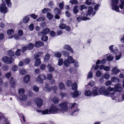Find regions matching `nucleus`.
Instances as JSON below:
<instances>
[{
  "label": "nucleus",
  "instance_id": "58836bf2",
  "mask_svg": "<svg viewBox=\"0 0 124 124\" xmlns=\"http://www.w3.org/2000/svg\"><path fill=\"white\" fill-rule=\"evenodd\" d=\"M110 75L108 74L105 73L102 76V78H104L106 79H108L110 78Z\"/></svg>",
  "mask_w": 124,
  "mask_h": 124
},
{
  "label": "nucleus",
  "instance_id": "3c124183",
  "mask_svg": "<svg viewBox=\"0 0 124 124\" xmlns=\"http://www.w3.org/2000/svg\"><path fill=\"white\" fill-rule=\"evenodd\" d=\"M47 79L49 80H52L53 77L51 74H48L47 75Z\"/></svg>",
  "mask_w": 124,
  "mask_h": 124
},
{
  "label": "nucleus",
  "instance_id": "4c0bfd02",
  "mask_svg": "<svg viewBox=\"0 0 124 124\" xmlns=\"http://www.w3.org/2000/svg\"><path fill=\"white\" fill-rule=\"evenodd\" d=\"M18 68V67L17 66L14 65L13 66L12 68V71H15L17 70Z\"/></svg>",
  "mask_w": 124,
  "mask_h": 124
},
{
  "label": "nucleus",
  "instance_id": "2f4dec72",
  "mask_svg": "<svg viewBox=\"0 0 124 124\" xmlns=\"http://www.w3.org/2000/svg\"><path fill=\"white\" fill-rule=\"evenodd\" d=\"M34 46V44L31 43L29 44L27 46V48L29 50H31L32 49Z\"/></svg>",
  "mask_w": 124,
  "mask_h": 124
},
{
  "label": "nucleus",
  "instance_id": "20e7f679",
  "mask_svg": "<svg viewBox=\"0 0 124 124\" xmlns=\"http://www.w3.org/2000/svg\"><path fill=\"white\" fill-rule=\"evenodd\" d=\"M68 103L67 101L62 102L58 105L60 108L61 113H64L65 112L67 111L68 109Z\"/></svg>",
  "mask_w": 124,
  "mask_h": 124
},
{
  "label": "nucleus",
  "instance_id": "4d7b16f0",
  "mask_svg": "<svg viewBox=\"0 0 124 124\" xmlns=\"http://www.w3.org/2000/svg\"><path fill=\"white\" fill-rule=\"evenodd\" d=\"M93 76L92 72L91 71H90L88 73V76H87V79H89L92 78Z\"/></svg>",
  "mask_w": 124,
  "mask_h": 124
},
{
  "label": "nucleus",
  "instance_id": "f03ea898",
  "mask_svg": "<svg viewBox=\"0 0 124 124\" xmlns=\"http://www.w3.org/2000/svg\"><path fill=\"white\" fill-rule=\"evenodd\" d=\"M121 4L120 5L119 7L121 9H123L124 7V0H120ZM112 8V9L117 12H120L119 8L116 5L118 4L119 0H111Z\"/></svg>",
  "mask_w": 124,
  "mask_h": 124
},
{
  "label": "nucleus",
  "instance_id": "1a4fd4ad",
  "mask_svg": "<svg viewBox=\"0 0 124 124\" xmlns=\"http://www.w3.org/2000/svg\"><path fill=\"white\" fill-rule=\"evenodd\" d=\"M36 104L39 107H41L43 104V101L39 98H36L34 100Z\"/></svg>",
  "mask_w": 124,
  "mask_h": 124
},
{
  "label": "nucleus",
  "instance_id": "49530a36",
  "mask_svg": "<svg viewBox=\"0 0 124 124\" xmlns=\"http://www.w3.org/2000/svg\"><path fill=\"white\" fill-rule=\"evenodd\" d=\"M59 5L60 7V9L61 10H62L63 9L64 6V2H62V3H59Z\"/></svg>",
  "mask_w": 124,
  "mask_h": 124
},
{
  "label": "nucleus",
  "instance_id": "f3484780",
  "mask_svg": "<svg viewBox=\"0 0 124 124\" xmlns=\"http://www.w3.org/2000/svg\"><path fill=\"white\" fill-rule=\"evenodd\" d=\"M45 90L48 92L52 89V86H50L48 83H46L44 87Z\"/></svg>",
  "mask_w": 124,
  "mask_h": 124
},
{
  "label": "nucleus",
  "instance_id": "4be33fe9",
  "mask_svg": "<svg viewBox=\"0 0 124 124\" xmlns=\"http://www.w3.org/2000/svg\"><path fill=\"white\" fill-rule=\"evenodd\" d=\"M105 89L106 88L105 86H103L101 87L99 90V93L101 94H102Z\"/></svg>",
  "mask_w": 124,
  "mask_h": 124
},
{
  "label": "nucleus",
  "instance_id": "338daca9",
  "mask_svg": "<svg viewBox=\"0 0 124 124\" xmlns=\"http://www.w3.org/2000/svg\"><path fill=\"white\" fill-rule=\"evenodd\" d=\"M54 11L55 14H59L60 13V11L57 8H55L54 9Z\"/></svg>",
  "mask_w": 124,
  "mask_h": 124
},
{
  "label": "nucleus",
  "instance_id": "aec40b11",
  "mask_svg": "<svg viewBox=\"0 0 124 124\" xmlns=\"http://www.w3.org/2000/svg\"><path fill=\"white\" fill-rule=\"evenodd\" d=\"M111 81L116 83H118L119 82V79L117 77H112L111 78Z\"/></svg>",
  "mask_w": 124,
  "mask_h": 124
},
{
  "label": "nucleus",
  "instance_id": "79ce46f5",
  "mask_svg": "<svg viewBox=\"0 0 124 124\" xmlns=\"http://www.w3.org/2000/svg\"><path fill=\"white\" fill-rule=\"evenodd\" d=\"M39 88L37 85H34L33 87V89L34 91L36 92L39 91Z\"/></svg>",
  "mask_w": 124,
  "mask_h": 124
},
{
  "label": "nucleus",
  "instance_id": "7ed1b4c3",
  "mask_svg": "<svg viewBox=\"0 0 124 124\" xmlns=\"http://www.w3.org/2000/svg\"><path fill=\"white\" fill-rule=\"evenodd\" d=\"M95 13V12L93 11V8L90 6L88 8V11L87 14H84V13L83 11L81 12L82 16H83V19L84 20H86L90 19V18L86 17L87 16H90L92 15V16H93Z\"/></svg>",
  "mask_w": 124,
  "mask_h": 124
},
{
  "label": "nucleus",
  "instance_id": "b1692460",
  "mask_svg": "<svg viewBox=\"0 0 124 124\" xmlns=\"http://www.w3.org/2000/svg\"><path fill=\"white\" fill-rule=\"evenodd\" d=\"M59 88L62 90H64L65 89V86L62 82H60L59 83Z\"/></svg>",
  "mask_w": 124,
  "mask_h": 124
},
{
  "label": "nucleus",
  "instance_id": "c756f323",
  "mask_svg": "<svg viewBox=\"0 0 124 124\" xmlns=\"http://www.w3.org/2000/svg\"><path fill=\"white\" fill-rule=\"evenodd\" d=\"M122 56V54L120 52H118L116 53V60H118L120 59Z\"/></svg>",
  "mask_w": 124,
  "mask_h": 124
},
{
  "label": "nucleus",
  "instance_id": "5fc2aeb1",
  "mask_svg": "<svg viewBox=\"0 0 124 124\" xmlns=\"http://www.w3.org/2000/svg\"><path fill=\"white\" fill-rule=\"evenodd\" d=\"M67 59L68 61H71L72 62L71 63H73L74 61L72 57L71 56H69Z\"/></svg>",
  "mask_w": 124,
  "mask_h": 124
},
{
  "label": "nucleus",
  "instance_id": "de8ad7c7",
  "mask_svg": "<svg viewBox=\"0 0 124 124\" xmlns=\"http://www.w3.org/2000/svg\"><path fill=\"white\" fill-rule=\"evenodd\" d=\"M66 26L65 24L62 23L60 25L59 27L61 29H63L65 28Z\"/></svg>",
  "mask_w": 124,
  "mask_h": 124
},
{
  "label": "nucleus",
  "instance_id": "a878e982",
  "mask_svg": "<svg viewBox=\"0 0 124 124\" xmlns=\"http://www.w3.org/2000/svg\"><path fill=\"white\" fill-rule=\"evenodd\" d=\"M120 71L119 70L117 69V67H116L113 68L112 70V72L113 74H117Z\"/></svg>",
  "mask_w": 124,
  "mask_h": 124
},
{
  "label": "nucleus",
  "instance_id": "c85d7f7f",
  "mask_svg": "<svg viewBox=\"0 0 124 124\" xmlns=\"http://www.w3.org/2000/svg\"><path fill=\"white\" fill-rule=\"evenodd\" d=\"M2 68L3 70L4 71H7L8 70L9 67L7 65L4 64L2 66Z\"/></svg>",
  "mask_w": 124,
  "mask_h": 124
},
{
  "label": "nucleus",
  "instance_id": "f8f14e48",
  "mask_svg": "<svg viewBox=\"0 0 124 124\" xmlns=\"http://www.w3.org/2000/svg\"><path fill=\"white\" fill-rule=\"evenodd\" d=\"M47 68L49 72H51L54 70V67L50 63L48 64L47 66Z\"/></svg>",
  "mask_w": 124,
  "mask_h": 124
},
{
  "label": "nucleus",
  "instance_id": "2eb2a0df",
  "mask_svg": "<svg viewBox=\"0 0 124 124\" xmlns=\"http://www.w3.org/2000/svg\"><path fill=\"white\" fill-rule=\"evenodd\" d=\"M63 48L64 49H66L67 50H69L70 52L72 53H74V51L71 48L70 46L68 45H66L64 46L63 47Z\"/></svg>",
  "mask_w": 124,
  "mask_h": 124
},
{
  "label": "nucleus",
  "instance_id": "bb28decb",
  "mask_svg": "<svg viewBox=\"0 0 124 124\" xmlns=\"http://www.w3.org/2000/svg\"><path fill=\"white\" fill-rule=\"evenodd\" d=\"M19 72L20 74L22 75H24L26 73V71L24 69L21 68L19 70Z\"/></svg>",
  "mask_w": 124,
  "mask_h": 124
},
{
  "label": "nucleus",
  "instance_id": "9d476101",
  "mask_svg": "<svg viewBox=\"0 0 124 124\" xmlns=\"http://www.w3.org/2000/svg\"><path fill=\"white\" fill-rule=\"evenodd\" d=\"M81 92L80 91H76L71 93V95L73 98H76L77 97L79 96L81 94Z\"/></svg>",
  "mask_w": 124,
  "mask_h": 124
},
{
  "label": "nucleus",
  "instance_id": "ea45409f",
  "mask_svg": "<svg viewBox=\"0 0 124 124\" xmlns=\"http://www.w3.org/2000/svg\"><path fill=\"white\" fill-rule=\"evenodd\" d=\"M8 55L9 56L12 57L14 55V53L12 51H8Z\"/></svg>",
  "mask_w": 124,
  "mask_h": 124
},
{
  "label": "nucleus",
  "instance_id": "09e8293b",
  "mask_svg": "<svg viewBox=\"0 0 124 124\" xmlns=\"http://www.w3.org/2000/svg\"><path fill=\"white\" fill-rule=\"evenodd\" d=\"M48 39V37L46 36H43L41 38L42 40L43 41H46Z\"/></svg>",
  "mask_w": 124,
  "mask_h": 124
},
{
  "label": "nucleus",
  "instance_id": "e2e57ef3",
  "mask_svg": "<svg viewBox=\"0 0 124 124\" xmlns=\"http://www.w3.org/2000/svg\"><path fill=\"white\" fill-rule=\"evenodd\" d=\"M66 16L67 17H69L71 16V14L68 11H66L65 13Z\"/></svg>",
  "mask_w": 124,
  "mask_h": 124
},
{
  "label": "nucleus",
  "instance_id": "5701e85b",
  "mask_svg": "<svg viewBox=\"0 0 124 124\" xmlns=\"http://www.w3.org/2000/svg\"><path fill=\"white\" fill-rule=\"evenodd\" d=\"M43 44L41 41H36L35 44V46L36 47H39L43 46Z\"/></svg>",
  "mask_w": 124,
  "mask_h": 124
},
{
  "label": "nucleus",
  "instance_id": "dca6fc26",
  "mask_svg": "<svg viewBox=\"0 0 124 124\" xmlns=\"http://www.w3.org/2000/svg\"><path fill=\"white\" fill-rule=\"evenodd\" d=\"M115 90L116 92H121L122 90V88L119 85H117L115 86Z\"/></svg>",
  "mask_w": 124,
  "mask_h": 124
},
{
  "label": "nucleus",
  "instance_id": "864d4df0",
  "mask_svg": "<svg viewBox=\"0 0 124 124\" xmlns=\"http://www.w3.org/2000/svg\"><path fill=\"white\" fill-rule=\"evenodd\" d=\"M63 59L62 58L60 59L58 61V64L59 66H61L63 63Z\"/></svg>",
  "mask_w": 124,
  "mask_h": 124
},
{
  "label": "nucleus",
  "instance_id": "423d86ee",
  "mask_svg": "<svg viewBox=\"0 0 124 124\" xmlns=\"http://www.w3.org/2000/svg\"><path fill=\"white\" fill-rule=\"evenodd\" d=\"M46 78V77L44 74H39L36 79V81L38 83H42L43 82V80H45Z\"/></svg>",
  "mask_w": 124,
  "mask_h": 124
},
{
  "label": "nucleus",
  "instance_id": "7c9ffc66",
  "mask_svg": "<svg viewBox=\"0 0 124 124\" xmlns=\"http://www.w3.org/2000/svg\"><path fill=\"white\" fill-rule=\"evenodd\" d=\"M53 101L54 103L57 104L59 102V100L58 98L57 97H54L53 98Z\"/></svg>",
  "mask_w": 124,
  "mask_h": 124
},
{
  "label": "nucleus",
  "instance_id": "412c9836",
  "mask_svg": "<svg viewBox=\"0 0 124 124\" xmlns=\"http://www.w3.org/2000/svg\"><path fill=\"white\" fill-rule=\"evenodd\" d=\"M85 95L87 96H90L92 94V93L89 90H86L84 91Z\"/></svg>",
  "mask_w": 124,
  "mask_h": 124
},
{
  "label": "nucleus",
  "instance_id": "a19ab883",
  "mask_svg": "<svg viewBox=\"0 0 124 124\" xmlns=\"http://www.w3.org/2000/svg\"><path fill=\"white\" fill-rule=\"evenodd\" d=\"M29 19L28 16H26L23 19V22L24 23H26L29 21Z\"/></svg>",
  "mask_w": 124,
  "mask_h": 124
},
{
  "label": "nucleus",
  "instance_id": "6ab92c4d",
  "mask_svg": "<svg viewBox=\"0 0 124 124\" xmlns=\"http://www.w3.org/2000/svg\"><path fill=\"white\" fill-rule=\"evenodd\" d=\"M30 78V77L29 75H26L23 79L24 82L25 83H27L29 81Z\"/></svg>",
  "mask_w": 124,
  "mask_h": 124
},
{
  "label": "nucleus",
  "instance_id": "cd10ccee",
  "mask_svg": "<svg viewBox=\"0 0 124 124\" xmlns=\"http://www.w3.org/2000/svg\"><path fill=\"white\" fill-rule=\"evenodd\" d=\"M7 32L8 34L10 36L13 35L14 33V30L12 29H8Z\"/></svg>",
  "mask_w": 124,
  "mask_h": 124
},
{
  "label": "nucleus",
  "instance_id": "052dcab7",
  "mask_svg": "<svg viewBox=\"0 0 124 124\" xmlns=\"http://www.w3.org/2000/svg\"><path fill=\"white\" fill-rule=\"evenodd\" d=\"M80 9L82 11L84 9L87 8L85 5H81L80 6Z\"/></svg>",
  "mask_w": 124,
  "mask_h": 124
},
{
  "label": "nucleus",
  "instance_id": "c03bdc74",
  "mask_svg": "<svg viewBox=\"0 0 124 124\" xmlns=\"http://www.w3.org/2000/svg\"><path fill=\"white\" fill-rule=\"evenodd\" d=\"M54 54L56 57L58 58H60L61 56V54L59 52H55L54 53Z\"/></svg>",
  "mask_w": 124,
  "mask_h": 124
},
{
  "label": "nucleus",
  "instance_id": "603ef678",
  "mask_svg": "<svg viewBox=\"0 0 124 124\" xmlns=\"http://www.w3.org/2000/svg\"><path fill=\"white\" fill-rule=\"evenodd\" d=\"M34 28V26L33 23H31L29 26V28L30 31H32Z\"/></svg>",
  "mask_w": 124,
  "mask_h": 124
},
{
  "label": "nucleus",
  "instance_id": "f704fd0d",
  "mask_svg": "<svg viewBox=\"0 0 124 124\" xmlns=\"http://www.w3.org/2000/svg\"><path fill=\"white\" fill-rule=\"evenodd\" d=\"M78 88L77 85V83H73L72 86V89L73 90H76Z\"/></svg>",
  "mask_w": 124,
  "mask_h": 124
},
{
  "label": "nucleus",
  "instance_id": "9b49d317",
  "mask_svg": "<svg viewBox=\"0 0 124 124\" xmlns=\"http://www.w3.org/2000/svg\"><path fill=\"white\" fill-rule=\"evenodd\" d=\"M98 87L95 86L93 87V88L92 94L95 96L99 95L98 92Z\"/></svg>",
  "mask_w": 124,
  "mask_h": 124
},
{
  "label": "nucleus",
  "instance_id": "4468645a",
  "mask_svg": "<svg viewBox=\"0 0 124 124\" xmlns=\"http://www.w3.org/2000/svg\"><path fill=\"white\" fill-rule=\"evenodd\" d=\"M16 82V81L14 79V78L12 77L10 80V83L11 84V86L12 88H13L15 87Z\"/></svg>",
  "mask_w": 124,
  "mask_h": 124
},
{
  "label": "nucleus",
  "instance_id": "69168bd1",
  "mask_svg": "<svg viewBox=\"0 0 124 124\" xmlns=\"http://www.w3.org/2000/svg\"><path fill=\"white\" fill-rule=\"evenodd\" d=\"M62 53L64 54V55L65 56H67L69 54V53L67 51H62Z\"/></svg>",
  "mask_w": 124,
  "mask_h": 124
},
{
  "label": "nucleus",
  "instance_id": "37998d69",
  "mask_svg": "<svg viewBox=\"0 0 124 124\" xmlns=\"http://www.w3.org/2000/svg\"><path fill=\"white\" fill-rule=\"evenodd\" d=\"M47 16L48 19H51L53 18L52 15L50 13H48L47 14Z\"/></svg>",
  "mask_w": 124,
  "mask_h": 124
},
{
  "label": "nucleus",
  "instance_id": "bf43d9fd",
  "mask_svg": "<svg viewBox=\"0 0 124 124\" xmlns=\"http://www.w3.org/2000/svg\"><path fill=\"white\" fill-rule=\"evenodd\" d=\"M70 3L72 4H77L78 3V1L77 0H70Z\"/></svg>",
  "mask_w": 124,
  "mask_h": 124
},
{
  "label": "nucleus",
  "instance_id": "8fccbe9b",
  "mask_svg": "<svg viewBox=\"0 0 124 124\" xmlns=\"http://www.w3.org/2000/svg\"><path fill=\"white\" fill-rule=\"evenodd\" d=\"M50 55L49 54H46L44 58L45 61H46L50 58Z\"/></svg>",
  "mask_w": 124,
  "mask_h": 124
},
{
  "label": "nucleus",
  "instance_id": "a211bd4d",
  "mask_svg": "<svg viewBox=\"0 0 124 124\" xmlns=\"http://www.w3.org/2000/svg\"><path fill=\"white\" fill-rule=\"evenodd\" d=\"M114 93L113 92L112 93H110L109 91L108 90H105L102 95L106 96L108 95H114Z\"/></svg>",
  "mask_w": 124,
  "mask_h": 124
},
{
  "label": "nucleus",
  "instance_id": "680f3d73",
  "mask_svg": "<svg viewBox=\"0 0 124 124\" xmlns=\"http://www.w3.org/2000/svg\"><path fill=\"white\" fill-rule=\"evenodd\" d=\"M21 50L20 49H18L15 52V54L16 55L19 56L20 54Z\"/></svg>",
  "mask_w": 124,
  "mask_h": 124
},
{
  "label": "nucleus",
  "instance_id": "774afa93",
  "mask_svg": "<svg viewBox=\"0 0 124 124\" xmlns=\"http://www.w3.org/2000/svg\"><path fill=\"white\" fill-rule=\"evenodd\" d=\"M72 82L71 81L69 80H68L66 82V85L68 87H69L71 85Z\"/></svg>",
  "mask_w": 124,
  "mask_h": 124
},
{
  "label": "nucleus",
  "instance_id": "72a5a7b5",
  "mask_svg": "<svg viewBox=\"0 0 124 124\" xmlns=\"http://www.w3.org/2000/svg\"><path fill=\"white\" fill-rule=\"evenodd\" d=\"M78 6H76L74 7L73 9V11L74 13L76 14L78 13Z\"/></svg>",
  "mask_w": 124,
  "mask_h": 124
},
{
  "label": "nucleus",
  "instance_id": "6e6552de",
  "mask_svg": "<svg viewBox=\"0 0 124 124\" xmlns=\"http://www.w3.org/2000/svg\"><path fill=\"white\" fill-rule=\"evenodd\" d=\"M2 60L5 63L7 64L12 63L14 60L12 58H9L7 56H5L2 59Z\"/></svg>",
  "mask_w": 124,
  "mask_h": 124
},
{
  "label": "nucleus",
  "instance_id": "393cba45",
  "mask_svg": "<svg viewBox=\"0 0 124 124\" xmlns=\"http://www.w3.org/2000/svg\"><path fill=\"white\" fill-rule=\"evenodd\" d=\"M72 62L71 61H68L67 59L64 60V64L65 66L68 67L70 63H71Z\"/></svg>",
  "mask_w": 124,
  "mask_h": 124
},
{
  "label": "nucleus",
  "instance_id": "c9c22d12",
  "mask_svg": "<svg viewBox=\"0 0 124 124\" xmlns=\"http://www.w3.org/2000/svg\"><path fill=\"white\" fill-rule=\"evenodd\" d=\"M42 31L45 35L49 33L50 31V30L48 28H46L44 29Z\"/></svg>",
  "mask_w": 124,
  "mask_h": 124
},
{
  "label": "nucleus",
  "instance_id": "39448f33",
  "mask_svg": "<svg viewBox=\"0 0 124 124\" xmlns=\"http://www.w3.org/2000/svg\"><path fill=\"white\" fill-rule=\"evenodd\" d=\"M42 53L41 52H39L38 54H36L35 56L34 59L36 60L35 62L34 66L37 67L39 66L41 63L40 59L39 58L40 56L42 55Z\"/></svg>",
  "mask_w": 124,
  "mask_h": 124
},
{
  "label": "nucleus",
  "instance_id": "0e129e2a",
  "mask_svg": "<svg viewBox=\"0 0 124 124\" xmlns=\"http://www.w3.org/2000/svg\"><path fill=\"white\" fill-rule=\"evenodd\" d=\"M71 109H72L73 108L75 109V108L77 107V104L76 103H74L73 104L71 105Z\"/></svg>",
  "mask_w": 124,
  "mask_h": 124
},
{
  "label": "nucleus",
  "instance_id": "a18cd8bd",
  "mask_svg": "<svg viewBox=\"0 0 124 124\" xmlns=\"http://www.w3.org/2000/svg\"><path fill=\"white\" fill-rule=\"evenodd\" d=\"M25 92L24 89L23 88H21L19 90L18 92L20 94H23Z\"/></svg>",
  "mask_w": 124,
  "mask_h": 124
},
{
  "label": "nucleus",
  "instance_id": "6e6d98bb",
  "mask_svg": "<svg viewBox=\"0 0 124 124\" xmlns=\"http://www.w3.org/2000/svg\"><path fill=\"white\" fill-rule=\"evenodd\" d=\"M46 67V65L45 64H42L40 66V69L41 70H44Z\"/></svg>",
  "mask_w": 124,
  "mask_h": 124
},
{
  "label": "nucleus",
  "instance_id": "e433bc0d",
  "mask_svg": "<svg viewBox=\"0 0 124 124\" xmlns=\"http://www.w3.org/2000/svg\"><path fill=\"white\" fill-rule=\"evenodd\" d=\"M113 56L111 54H110L109 55H108L107 57V59L108 61H110L112 60L113 59Z\"/></svg>",
  "mask_w": 124,
  "mask_h": 124
},
{
  "label": "nucleus",
  "instance_id": "13d9d810",
  "mask_svg": "<svg viewBox=\"0 0 124 124\" xmlns=\"http://www.w3.org/2000/svg\"><path fill=\"white\" fill-rule=\"evenodd\" d=\"M101 72L100 70L98 71L96 73V76L98 77H100L101 76Z\"/></svg>",
  "mask_w": 124,
  "mask_h": 124
},
{
  "label": "nucleus",
  "instance_id": "0eeeda50",
  "mask_svg": "<svg viewBox=\"0 0 124 124\" xmlns=\"http://www.w3.org/2000/svg\"><path fill=\"white\" fill-rule=\"evenodd\" d=\"M0 11L4 14H5L8 12V9L5 3H3L0 6Z\"/></svg>",
  "mask_w": 124,
  "mask_h": 124
},
{
  "label": "nucleus",
  "instance_id": "473e14b6",
  "mask_svg": "<svg viewBox=\"0 0 124 124\" xmlns=\"http://www.w3.org/2000/svg\"><path fill=\"white\" fill-rule=\"evenodd\" d=\"M3 2H5V1H6V3L8 7H10L11 6V3L10 2V0H2Z\"/></svg>",
  "mask_w": 124,
  "mask_h": 124
},
{
  "label": "nucleus",
  "instance_id": "f257e3e1",
  "mask_svg": "<svg viewBox=\"0 0 124 124\" xmlns=\"http://www.w3.org/2000/svg\"><path fill=\"white\" fill-rule=\"evenodd\" d=\"M37 111L42 113L44 115L49 114H55L61 113L60 108L58 105H51L49 109H46L44 110H37Z\"/></svg>",
  "mask_w": 124,
  "mask_h": 124
},
{
  "label": "nucleus",
  "instance_id": "ddd939ff",
  "mask_svg": "<svg viewBox=\"0 0 124 124\" xmlns=\"http://www.w3.org/2000/svg\"><path fill=\"white\" fill-rule=\"evenodd\" d=\"M19 98L20 100L22 101H27L28 97L27 95L23 94L20 95Z\"/></svg>",
  "mask_w": 124,
  "mask_h": 124
}]
</instances>
